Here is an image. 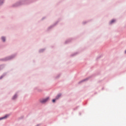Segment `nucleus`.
I'll list each match as a JSON object with an SVG mask.
<instances>
[{
	"mask_svg": "<svg viewBox=\"0 0 126 126\" xmlns=\"http://www.w3.org/2000/svg\"><path fill=\"white\" fill-rule=\"evenodd\" d=\"M49 99V97H46V98H42L39 99V102L42 104H44V103H46V102H47Z\"/></svg>",
	"mask_w": 126,
	"mask_h": 126,
	"instance_id": "1",
	"label": "nucleus"
},
{
	"mask_svg": "<svg viewBox=\"0 0 126 126\" xmlns=\"http://www.w3.org/2000/svg\"><path fill=\"white\" fill-rule=\"evenodd\" d=\"M61 96H62V94H58L56 96V100L59 99V98L60 97H61Z\"/></svg>",
	"mask_w": 126,
	"mask_h": 126,
	"instance_id": "2",
	"label": "nucleus"
},
{
	"mask_svg": "<svg viewBox=\"0 0 126 126\" xmlns=\"http://www.w3.org/2000/svg\"><path fill=\"white\" fill-rule=\"evenodd\" d=\"M8 117V115H6L4 117L0 118V120H3V119H6V118H7Z\"/></svg>",
	"mask_w": 126,
	"mask_h": 126,
	"instance_id": "3",
	"label": "nucleus"
},
{
	"mask_svg": "<svg viewBox=\"0 0 126 126\" xmlns=\"http://www.w3.org/2000/svg\"><path fill=\"white\" fill-rule=\"evenodd\" d=\"M116 20H112L111 22H110V24H112L113 23H114V22H115Z\"/></svg>",
	"mask_w": 126,
	"mask_h": 126,
	"instance_id": "4",
	"label": "nucleus"
},
{
	"mask_svg": "<svg viewBox=\"0 0 126 126\" xmlns=\"http://www.w3.org/2000/svg\"><path fill=\"white\" fill-rule=\"evenodd\" d=\"M1 39H2V40L3 42L5 41V38L4 37H2Z\"/></svg>",
	"mask_w": 126,
	"mask_h": 126,
	"instance_id": "5",
	"label": "nucleus"
},
{
	"mask_svg": "<svg viewBox=\"0 0 126 126\" xmlns=\"http://www.w3.org/2000/svg\"><path fill=\"white\" fill-rule=\"evenodd\" d=\"M17 97V95H15L13 97V99H15L16 97Z\"/></svg>",
	"mask_w": 126,
	"mask_h": 126,
	"instance_id": "6",
	"label": "nucleus"
},
{
	"mask_svg": "<svg viewBox=\"0 0 126 126\" xmlns=\"http://www.w3.org/2000/svg\"><path fill=\"white\" fill-rule=\"evenodd\" d=\"M57 99H56V98L55 99H53L52 100V102H53V103H55V102H56V100Z\"/></svg>",
	"mask_w": 126,
	"mask_h": 126,
	"instance_id": "7",
	"label": "nucleus"
},
{
	"mask_svg": "<svg viewBox=\"0 0 126 126\" xmlns=\"http://www.w3.org/2000/svg\"><path fill=\"white\" fill-rule=\"evenodd\" d=\"M86 79H84V80H83L82 81V82H83V81H86Z\"/></svg>",
	"mask_w": 126,
	"mask_h": 126,
	"instance_id": "8",
	"label": "nucleus"
},
{
	"mask_svg": "<svg viewBox=\"0 0 126 126\" xmlns=\"http://www.w3.org/2000/svg\"><path fill=\"white\" fill-rule=\"evenodd\" d=\"M125 54H126V51H125Z\"/></svg>",
	"mask_w": 126,
	"mask_h": 126,
	"instance_id": "9",
	"label": "nucleus"
}]
</instances>
